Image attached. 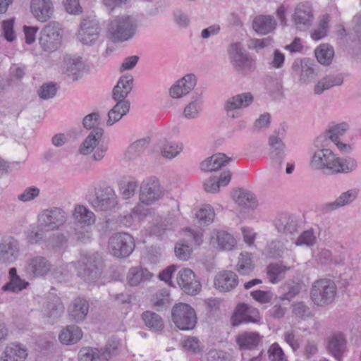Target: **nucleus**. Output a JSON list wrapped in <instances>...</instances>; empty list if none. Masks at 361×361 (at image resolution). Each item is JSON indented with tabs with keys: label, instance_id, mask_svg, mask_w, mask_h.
Wrapping results in <instances>:
<instances>
[{
	"label": "nucleus",
	"instance_id": "28",
	"mask_svg": "<svg viewBox=\"0 0 361 361\" xmlns=\"http://www.w3.org/2000/svg\"><path fill=\"white\" fill-rule=\"evenodd\" d=\"M27 355V349L24 345L11 343L5 348L0 361H25Z\"/></svg>",
	"mask_w": 361,
	"mask_h": 361
},
{
	"label": "nucleus",
	"instance_id": "53",
	"mask_svg": "<svg viewBox=\"0 0 361 361\" xmlns=\"http://www.w3.org/2000/svg\"><path fill=\"white\" fill-rule=\"evenodd\" d=\"M57 92L56 84L49 82L43 84L37 90L38 96L41 99L47 100L53 98Z\"/></svg>",
	"mask_w": 361,
	"mask_h": 361
},
{
	"label": "nucleus",
	"instance_id": "48",
	"mask_svg": "<svg viewBox=\"0 0 361 361\" xmlns=\"http://www.w3.org/2000/svg\"><path fill=\"white\" fill-rule=\"evenodd\" d=\"M192 249L185 240H178L175 245V255L182 261L188 260L192 254Z\"/></svg>",
	"mask_w": 361,
	"mask_h": 361
},
{
	"label": "nucleus",
	"instance_id": "30",
	"mask_svg": "<svg viewBox=\"0 0 361 361\" xmlns=\"http://www.w3.org/2000/svg\"><path fill=\"white\" fill-rule=\"evenodd\" d=\"M238 282L237 275L231 271L220 272L214 279L215 288L222 292L233 290L237 286Z\"/></svg>",
	"mask_w": 361,
	"mask_h": 361
},
{
	"label": "nucleus",
	"instance_id": "11",
	"mask_svg": "<svg viewBox=\"0 0 361 361\" xmlns=\"http://www.w3.org/2000/svg\"><path fill=\"white\" fill-rule=\"evenodd\" d=\"M163 195L159 180L149 178L143 180L140 187L139 199L147 205L158 201Z\"/></svg>",
	"mask_w": 361,
	"mask_h": 361
},
{
	"label": "nucleus",
	"instance_id": "52",
	"mask_svg": "<svg viewBox=\"0 0 361 361\" xmlns=\"http://www.w3.org/2000/svg\"><path fill=\"white\" fill-rule=\"evenodd\" d=\"M214 216V209L209 205L201 208L196 214L199 223L203 226L210 224L213 221Z\"/></svg>",
	"mask_w": 361,
	"mask_h": 361
},
{
	"label": "nucleus",
	"instance_id": "35",
	"mask_svg": "<svg viewBox=\"0 0 361 361\" xmlns=\"http://www.w3.org/2000/svg\"><path fill=\"white\" fill-rule=\"evenodd\" d=\"M231 160V158L227 157L226 154L218 153L203 161L200 167L204 171H214L221 169Z\"/></svg>",
	"mask_w": 361,
	"mask_h": 361
},
{
	"label": "nucleus",
	"instance_id": "51",
	"mask_svg": "<svg viewBox=\"0 0 361 361\" xmlns=\"http://www.w3.org/2000/svg\"><path fill=\"white\" fill-rule=\"evenodd\" d=\"M29 285V283L20 277H16L10 279L8 283L2 287L4 291H11L13 293H18L25 289Z\"/></svg>",
	"mask_w": 361,
	"mask_h": 361
},
{
	"label": "nucleus",
	"instance_id": "44",
	"mask_svg": "<svg viewBox=\"0 0 361 361\" xmlns=\"http://www.w3.org/2000/svg\"><path fill=\"white\" fill-rule=\"evenodd\" d=\"M290 268L288 267L279 263L269 264L267 268V273L269 281L272 283H277L283 279L285 273Z\"/></svg>",
	"mask_w": 361,
	"mask_h": 361
},
{
	"label": "nucleus",
	"instance_id": "12",
	"mask_svg": "<svg viewBox=\"0 0 361 361\" xmlns=\"http://www.w3.org/2000/svg\"><path fill=\"white\" fill-rule=\"evenodd\" d=\"M60 42L61 33L58 23H51L42 30L39 42L44 51L52 52L56 50Z\"/></svg>",
	"mask_w": 361,
	"mask_h": 361
},
{
	"label": "nucleus",
	"instance_id": "3",
	"mask_svg": "<svg viewBox=\"0 0 361 361\" xmlns=\"http://www.w3.org/2000/svg\"><path fill=\"white\" fill-rule=\"evenodd\" d=\"M337 295V287L335 282L329 279L316 280L310 289V298L317 306H325L331 304Z\"/></svg>",
	"mask_w": 361,
	"mask_h": 361
},
{
	"label": "nucleus",
	"instance_id": "36",
	"mask_svg": "<svg viewBox=\"0 0 361 361\" xmlns=\"http://www.w3.org/2000/svg\"><path fill=\"white\" fill-rule=\"evenodd\" d=\"M276 25L275 19L271 16H259L255 18L252 27L255 32L266 35L271 32Z\"/></svg>",
	"mask_w": 361,
	"mask_h": 361
},
{
	"label": "nucleus",
	"instance_id": "26",
	"mask_svg": "<svg viewBox=\"0 0 361 361\" xmlns=\"http://www.w3.org/2000/svg\"><path fill=\"white\" fill-rule=\"evenodd\" d=\"M254 97L251 92H243L229 97L224 103V109L227 114L245 109L251 105Z\"/></svg>",
	"mask_w": 361,
	"mask_h": 361
},
{
	"label": "nucleus",
	"instance_id": "23",
	"mask_svg": "<svg viewBox=\"0 0 361 361\" xmlns=\"http://www.w3.org/2000/svg\"><path fill=\"white\" fill-rule=\"evenodd\" d=\"M117 348L118 345L114 343L109 344L103 353L96 348H83L79 352L78 360L79 361H100L102 355L104 359L108 360L111 355L114 354Z\"/></svg>",
	"mask_w": 361,
	"mask_h": 361
},
{
	"label": "nucleus",
	"instance_id": "27",
	"mask_svg": "<svg viewBox=\"0 0 361 361\" xmlns=\"http://www.w3.org/2000/svg\"><path fill=\"white\" fill-rule=\"evenodd\" d=\"M275 227L279 233L291 235L298 231V223L295 216L282 213L278 215L275 219Z\"/></svg>",
	"mask_w": 361,
	"mask_h": 361
},
{
	"label": "nucleus",
	"instance_id": "21",
	"mask_svg": "<svg viewBox=\"0 0 361 361\" xmlns=\"http://www.w3.org/2000/svg\"><path fill=\"white\" fill-rule=\"evenodd\" d=\"M360 257L353 251L341 247V250L334 255V265L344 267L348 270H358Z\"/></svg>",
	"mask_w": 361,
	"mask_h": 361
},
{
	"label": "nucleus",
	"instance_id": "49",
	"mask_svg": "<svg viewBox=\"0 0 361 361\" xmlns=\"http://www.w3.org/2000/svg\"><path fill=\"white\" fill-rule=\"evenodd\" d=\"M202 101L200 98L191 101L183 110V116L188 119H193L198 116L202 110Z\"/></svg>",
	"mask_w": 361,
	"mask_h": 361
},
{
	"label": "nucleus",
	"instance_id": "56",
	"mask_svg": "<svg viewBox=\"0 0 361 361\" xmlns=\"http://www.w3.org/2000/svg\"><path fill=\"white\" fill-rule=\"evenodd\" d=\"M171 316H196V312L189 304L178 302L173 306Z\"/></svg>",
	"mask_w": 361,
	"mask_h": 361
},
{
	"label": "nucleus",
	"instance_id": "64",
	"mask_svg": "<svg viewBox=\"0 0 361 361\" xmlns=\"http://www.w3.org/2000/svg\"><path fill=\"white\" fill-rule=\"evenodd\" d=\"M268 353L270 361H287L283 350L277 343L270 346Z\"/></svg>",
	"mask_w": 361,
	"mask_h": 361
},
{
	"label": "nucleus",
	"instance_id": "24",
	"mask_svg": "<svg viewBox=\"0 0 361 361\" xmlns=\"http://www.w3.org/2000/svg\"><path fill=\"white\" fill-rule=\"evenodd\" d=\"M30 11L40 22L50 19L54 13V6L51 0H31Z\"/></svg>",
	"mask_w": 361,
	"mask_h": 361
},
{
	"label": "nucleus",
	"instance_id": "13",
	"mask_svg": "<svg viewBox=\"0 0 361 361\" xmlns=\"http://www.w3.org/2000/svg\"><path fill=\"white\" fill-rule=\"evenodd\" d=\"M359 193L360 190L357 188H353L344 191L335 200L321 205L320 211L323 214H329L340 208L349 206L358 198Z\"/></svg>",
	"mask_w": 361,
	"mask_h": 361
},
{
	"label": "nucleus",
	"instance_id": "22",
	"mask_svg": "<svg viewBox=\"0 0 361 361\" xmlns=\"http://www.w3.org/2000/svg\"><path fill=\"white\" fill-rule=\"evenodd\" d=\"M197 79L195 75L188 74L173 84L169 93L172 98L180 99L188 94L195 87Z\"/></svg>",
	"mask_w": 361,
	"mask_h": 361
},
{
	"label": "nucleus",
	"instance_id": "9",
	"mask_svg": "<svg viewBox=\"0 0 361 361\" xmlns=\"http://www.w3.org/2000/svg\"><path fill=\"white\" fill-rule=\"evenodd\" d=\"M78 263L79 274L85 281L92 283L99 277L102 262L97 253L82 255Z\"/></svg>",
	"mask_w": 361,
	"mask_h": 361
},
{
	"label": "nucleus",
	"instance_id": "50",
	"mask_svg": "<svg viewBox=\"0 0 361 361\" xmlns=\"http://www.w3.org/2000/svg\"><path fill=\"white\" fill-rule=\"evenodd\" d=\"M89 304L87 301L81 298L75 299L71 306L72 316H86L88 313Z\"/></svg>",
	"mask_w": 361,
	"mask_h": 361
},
{
	"label": "nucleus",
	"instance_id": "5",
	"mask_svg": "<svg viewBox=\"0 0 361 361\" xmlns=\"http://www.w3.org/2000/svg\"><path fill=\"white\" fill-rule=\"evenodd\" d=\"M228 55L234 70L238 74L245 76L254 70L255 61L240 43L232 44Z\"/></svg>",
	"mask_w": 361,
	"mask_h": 361
},
{
	"label": "nucleus",
	"instance_id": "31",
	"mask_svg": "<svg viewBox=\"0 0 361 361\" xmlns=\"http://www.w3.org/2000/svg\"><path fill=\"white\" fill-rule=\"evenodd\" d=\"M212 240L216 243V248L222 251H231L236 247L237 242L232 234L221 230L214 231Z\"/></svg>",
	"mask_w": 361,
	"mask_h": 361
},
{
	"label": "nucleus",
	"instance_id": "16",
	"mask_svg": "<svg viewBox=\"0 0 361 361\" xmlns=\"http://www.w3.org/2000/svg\"><path fill=\"white\" fill-rule=\"evenodd\" d=\"M177 283L183 292L190 295H195L201 290L200 282L190 269H183L178 271Z\"/></svg>",
	"mask_w": 361,
	"mask_h": 361
},
{
	"label": "nucleus",
	"instance_id": "45",
	"mask_svg": "<svg viewBox=\"0 0 361 361\" xmlns=\"http://www.w3.org/2000/svg\"><path fill=\"white\" fill-rule=\"evenodd\" d=\"M183 149L182 142L173 141H164L161 147V155L167 159H173L177 157Z\"/></svg>",
	"mask_w": 361,
	"mask_h": 361
},
{
	"label": "nucleus",
	"instance_id": "32",
	"mask_svg": "<svg viewBox=\"0 0 361 361\" xmlns=\"http://www.w3.org/2000/svg\"><path fill=\"white\" fill-rule=\"evenodd\" d=\"M133 78L131 75H124L120 78L117 85L112 91L114 100L128 101L126 98L133 89Z\"/></svg>",
	"mask_w": 361,
	"mask_h": 361
},
{
	"label": "nucleus",
	"instance_id": "40",
	"mask_svg": "<svg viewBox=\"0 0 361 361\" xmlns=\"http://www.w3.org/2000/svg\"><path fill=\"white\" fill-rule=\"evenodd\" d=\"M82 336L80 328L75 325H71L64 329L59 334V340L63 344H74L79 341Z\"/></svg>",
	"mask_w": 361,
	"mask_h": 361
},
{
	"label": "nucleus",
	"instance_id": "1",
	"mask_svg": "<svg viewBox=\"0 0 361 361\" xmlns=\"http://www.w3.org/2000/svg\"><path fill=\"white\" fill-rule=\"evenodd\" d=\"M324 137H318L314 143L315 149L310 157V168L330 175L348 174L358 168L357 160L350 156L338 157L331 149L323 145Z\"/></svg>",
	"mask_w": 361,
	"mask_h": 361
},
{
	"label": "nucleus",
	"instance_id": "46",
	"mask_svg": "<svg viewBox=\"0 0 361 361\" xmlns=\"http://www.w3.org/2000/svg\"><path fill=\"white\" fill-rule=\"evenodd\" d=\"M152 307L159 311L170 303V293L167 289H161L153 295L151 299Z\"/></svg>",
	"mask_w": 361,
	"mask_h": 361
},
{
	"label": "nucleus",
	"instance_id": "17",
	"mask_svg": "<svg viewBox=\"0 0 361 361\" xmlns=\"http://www.w3.org/2000/svg\"><path fill=\"white\" fill-rule=\"evenodd\" d=\"M349 129V126L346 123H341L330 127L324 135L327 137L332 142L335 144L338 149L343 154H350L353 152L354 147L353 145L341 142L340 137L343 136Z\"/></svg>",
	"mask_w": 361,
	"mask_h": 361
},
{
	"label": "nucleus",
	"instance_id": "33",
	"mask_svg": "<svg viewBox=\"0 0 361 361\" xmlns=\"http://www.w3.org/2000/svg\"><path fill=\"white\" fill-rule=\"evenodd\" d=\"M153 276V274L147 269L141 267H131L127 274V282L130 286H137V285L149 281Z\"/></svg>",
	"mask_w": 361,
	"mask_h": 361
},
{
	"label": "nucleus",
	"instance_id": "8",
	"mask_svg": "<svg viewBox=\"0 0 361 361\" xmlns=\"http://www.w3.org/2000/svg\"><path fill=\"white\" fill-rule=\"evenodd\" d=\"M135 248L133 238L126 233H117L111 235L108 241L109 252L118 258L128 257Z\"/></svg>",
	"mask_w": 361,
	"mask_h": 361
},
{
	"label": "nucleus",
	"instance_id": "55",
	"mask_svg": "<svg viewBox=\"0 0 361 361\" xmlns=\"http://www.w3.org/2000/svg\"><path fill=\"white\" fill-rule=\"evenodd\" d=\"M314 257L317 262L322 266L334 264V256L331 252L326 248L318 249L314 253Z\"/></svg>",
	"mask_w": 361,
	"mask_h": 361
},
{
	"label": "nucleus",
	"instance_id": "7",
	"mask_svg": "<svg viewBox=\"0 0 361 361\" xmlns=\"http://www.w3.org/2000/svg\"><path fill=\"white\" fill-rule=\"evenodd\" d=\"M89 202L96 211L107 212L116 207L118 198L112 187L105 186L96 188Z\"/></svg>",
	"mask_w": 361,
	"mask_h": 361
},
{
	"label": "nucleus",
	"instance_id": "38",
	"mask_svg": "<svg viewBox=\"0 0 361 361\" xmlns=\"http://www.w3.org/2000/svg\"><path fill=\"white\" fill-rule=\"evenodd\" d=\"M343 82L341 75H329L319 80L314 85V92L316 94H321L325 90H327L334 86H339Z\"/></svg>",
	"mask_w": 361,
	"mask_h": 361
},
{
	"label": "nucleus",
	"instance_id": "59",
	"mask_svg": "<svg viewBox=\"0 0 361 361\" xmlns=\"http://www.w3.org/2000/svg\"><path fill=\"white\" fill-rule=\"evenodd\" d=\"M357 270H348L344 267L338 275V283L341 288H347L355 281V271Z\"/></svg>",
	"mask_w": 361,
	"mask_h": 361
},
{
	"label": "nucleus",
	"instance_id": "60",
	"mask_svg": "<svg viewBox=\"0 0 361 361\" xmlns=\"http://www.w3.org/2000/svg\"><path fill=\"white\" fill-rule=\"evenodd\" d=\"M176 326L180 330L192 329L197 323V317H172Z\"/></svg>",
	"mask_w": 361,
	"mask_h": 361
},
{
	"label": "nucleus",
	"instance_id": "57",
	"mask_svg": "<svg viewBox=\"0 0 361 361\" xmlns=\"http://www.w3.org/2000/svg\"><path fill=\"white\" fill-rule=\"evenodd\" d=\"M71 233L67 232L66 234L63 233H57L53 234L47 241V246L51 247L54 249H58L66 243L68 238L71 236Z\"/></svg>",
	"mask_w": 361,
	"mask_h": 361
},
{
	"label": "nucleus",
	"instance_id": "47",
	"mask_svg": "<svg viewBox=\"0 0 361 361\" xmlns=\"http://www.w3.org/2000/svg\"><path fill=\"white\" fill-rule=\"evenodd\" d=\"M149 144L148 138L138 140L131 144L127 150V156L130 159H133L144 153Z\"/></svg>",
	"mask_w": 361,
	"mask_h": 361
},
{
	"label": "nucleus",
	"instance_id": "15",
	"mask_svg": "<svg viewBox=\"0 0 361 361\" xmlns=\"http://www.w3.org/2000/svg\"><path fill=\"white\" fill-rule=\"evenodd\" d=\"M50 262L43 256H32L25 262L24 271L30 278H40L46 276L51 270Z\"/></svg>",
	"mask_w": 361,
	"mask_h": 361
},
{
	"label": "nucleus",
	"instance_id": "10",
	"mask_svg": "<svg viewBox=\"0 0 361 361\" xmlns=\"http://www.w3.org/2000/svg\"><path fill=\"white\" fill-rule=\"evenodd\" d=\"M291 74L293 77L298 78L301 84L310 83L317 77L314 64L307 58L295 60L291 66Z\"/></svg>",
	"mask_w": 361,
	"mask_h": 361
},
{
	"label": "nucleus",
	"instance_id": "41",
	"mask_svg": "<svg viewBox=\"0 0 361 361\" xmlns=\"http://www.w3.org/2000/svg\"><path fill=\"white\" fill-rule=\"evenodd\" d=\"M259 342V335L255 332H244L236 338V343L240 349H253L258 345Z\"/></svg>",
	"mask_w": 361,
	"mask_h": 361
},
{
	"label": "nucleus",
	"instance_id": "19",
	"mask_svg": "<svg viewBox=\"0 0 361 361\" xmlns=\"http://www.w3.org/2000/svg\"><path fill=\"white\" fill-rule=\"evenodd\" d=\"M326 348L336 360L342 361L347 351V341L344 334L341 332L331 334L327 338Z\"/></svg>",
	"mask_w": 361,
	"mask_h": 361
},
{
	"label": "nucleus",
	"instance_id": "43",
	"mask_svg": "<svg viewBox=\"0 0 361 361\" xmlns=\"http://www.w3.org/2000/svg\"><path fill=\"white\" fill-rule=\"evenodd\" d=\"M255 268L252 256L248 252H241L236 264V270L243 275L251 273Z\"/></svg>",
	"mask_w": 361,
	"mask_h": 361
},
{
	"label": "nucleus",
	"instance_id": "29",
	"mask_svg": "<svg viewBox=\"0 0 361 361\" xmlns=\"http://www.w3.org/2000/svg\"><path fill=\"white\" fill-rule=\"evenodd\" d=\"M71 216L76 224L81 228L90 227L96 220L95 214L82 204H76L72 212Z\"/></svg>",
	"mask_w": 361,
	"mask_h": 361
},
{
	"label": "nucleus",
	"instance_id": "20",
	"mask_svg": "<svg viewBox=\"0 0 361 361\" xmlns=\"http://www.w3.org/2000/svg\"><path fill=\"white\" fill-rule=\"evenodd\" d=\"M20 255L18 241L8 238L0 243V262L10 264L17 260Z\"/></svg>",
	"mask_w": 361,
	"mask_h": 361
},
{
	"label": "nucleus",
	"instance_id": "61",
	"mask_svg": "<svg viewBox=\"0 0 361 361\" xmlns=\"http://www.w3.org/2000/svg\"><path fill=\"white\" fill-rule=\"evenodd\" d=\"M182 348L186 350L194 353H200L202 350L200 342L196 337H187L180 342Z\"/></svg>",
	"mask_w": 361,
	"mask_h": 361
},
{
	"label": "nucleus",
	"instance_id": "34",
	"mask_svg": "<svg viewBox=\"0 0 361 361\" xmlns=\"http://www.w3.org/2000/svg\"><path fill=\"white\" fill-rule=\"evenodd\" d=\"M116 104L108 112L106 125L113 126L120 121L122 117L128 114L130 110V103L129 101L114 100Z\"/></svg>",
	"mask_w": 361,
	"mask_h": 361
},
{
	"label": "nucleus",
	"instance_id": "2",
	"mask_svg": "<svg viewBox=\"0 0 361 361\" xmlns=\"http://www.w3.org/2000/svg\"><path fill=\"white\" fill-rule=\"evenodd\" d=\"M137 24L131 16L122 15L113 18L109 23L108 32L113 41L123 42L132 39L136 34Z\"/></svg>",
	"mask_w": 361,
	"mask_h": 361
},
{
	"label": "nucleus",
	"instance_id": "25",
	"mask_svg": "<svg viewBox=\"0 0 361 361\" xmlns=\"http://www.w3.org/2000/svg\"><path fill=\"white\" fill-rule=\"evenodd\" d=\"M85 65L79 57L66 56L61 66V71L73 80H77L82 77Z\"/></svg>",
	"mask_w": 361,
	"mask_h": 361
},
{
	"label": "nucleus",
	"instance_id": "14",
	"mask_svg": "<svg viewBox=\"0 0 361 361\" xmlns=\"http://www.w3.org/2000/svg\"><path fill=\"white\" fill-rule=\"evenodd\" d=\"M101 32L99 21L92 17L83 19L79 31L80 41L84 44H93L98 41Z\"/></svg>",
	"mask_w": 361,
	"mask_h": 361
},
{
	"label": "nucleus",
	"instance_id": "42",
	"mask_svg": "<svg viewBox=\"0 0 361 361\" xmlns=\"http://www.w3.org/2000/svg\"><path fill=\"white\" fill-rule=\"evenodd\" d=\"M315 56L318 62L322 65H329L334 56V50L332 47L326 44L319 45L314 51Z\"/></svg>",
	"mask_w": 361,
	"mask_h": 361
},
{
	"label": "nucleus",
	"instance_id": "63",
	"mask_svg": "<svg viewBox=\"0 0 361 361\" xmlns=\"http://www.w3.org/2000/svg\"><path fill=\"white\" fill-rule=\"evenodd\" d=\"M47 308L50 314H60L63 310V306L61 299L54 295H49L47 304Z\"/></svg>",
	"mask_w": 361,
	"mask_h": 361
},
{
	"label": "nucleus",
	"instance_id": "58",
	"mask_svg": "<svg viewBox=\"0 0 361 361\" xmlns=\"http://www.w3.org/2000/svg\"><path fill=\"white\" fill-rule=\"evenodd\" d=\"M317 237L314 235L313 229H308L303 231L295 241V245L298 246L307 245L312 246L315 244Z\"/></svg>",
	"mask_w": 361,
	"mask_h": 361
},
{
	"label": "nucleus",
	"instance_id": "4",
	"mask_svg": "<svg viewBox=\"0 0 361 361\" xmlns=\"http://www.w3.org/2000/svg\"><path fill=\"white\" fill-rule=\"evenodd\" d=\"M104 130L96 127L89 133L81 143L79 152L82 155L92 154V159L96 161H101L107 152V147L100 143L103 136Z\"/></svg>",
	"mask_w": 361,
	"mask_h": 361
},
{
	"label": "nucleus",
	"instance_id": "62",
	"mask_svg": "<svg viewBox=\"0 0 361 361\" xmlns=\"http://www.w3.org/2000/svg\"><path fill=\"white\" fill-rule=\"evenodd\" d=\"M329 21V16H324L322 17L319 22V27L314 29L311 33V37L314 40H319L326 35Z\"/></svg>",
	"mask_w": 361,
	"mask_h": 361
},
{
	"label": "nucleus",
	"instance_id": "6",
	"mask_svg": "<svg viewBox=\"0 0 361 361\" xmlns=\"http://www.w3.org/2000/svg\"><path fill=\"white\" fill-rule=\"evenodd\" d=\"M68 219V213L61 207L44 209L38 216V227L44 231H54L63 226Z\"/></svg>",
	"mask_w": 361,
	"mask_h": 361
},
{
	"label": "nucleus",
	"instance_id": "18",
	"mask_svg": "<svg viewBox=\"0 0 361 361\" xmlns=\"http://www.w3.org/2000/svg\"><path fill=\"white\" fill-rule=\"evenodd\" d=\"M313 20V11L308 3L297 5L293 15V21L296 28L306 30L312 25Z\"/></svg>",
	"mask_w": 361,
	"mask_h": 361
},
{
	"label": "nucleus",
	"instance_id": "54",
	"mask_svg": "<svg viewBox=\"0 0 361 361\" xmlns=\"http://www.w3.org/2000/svg\"><path fill=\"white\" fill-rule=\"evenodd\" d=\"M138 183L134 179L131 178L119 188L120 194L123 199L128 200L134 196L135 191L137 188Z\"/></svg>",
	"mask_w": 361,
	"mask_h": 361
},
{
	"label": "nucleus",
	"instance_id": "39",
	"mask_svg": "<svg viewBox=\"0 0 361 361\" xmlns=\"http://www.w3.org/2000/svg\"><path fill=\"white\" fill-rule=\"evenodd\" d=\"M232 197L238 205L250 208H255L257 206L256 197L250 191L239 188L233 191Z\"/></svg>",
	"mask_w": 361,
	"mask_h": 361
},
{
	"label": "nucleus",
	"instance_id": "37",
	"mask_svg": "<svg viewBox=\"0 0 361 361\" xmlns=\"http://www.w3.org/2000/svg\"><path fill=\"white\" fill-rule=\"evenodd\" d=\"M271 158L281 164L285 157L286 146L282 140L277 135H271L269 138Z\"/></svg>",
	"mask_w": 361,
	"mask_h": 361
}]
</instances>
